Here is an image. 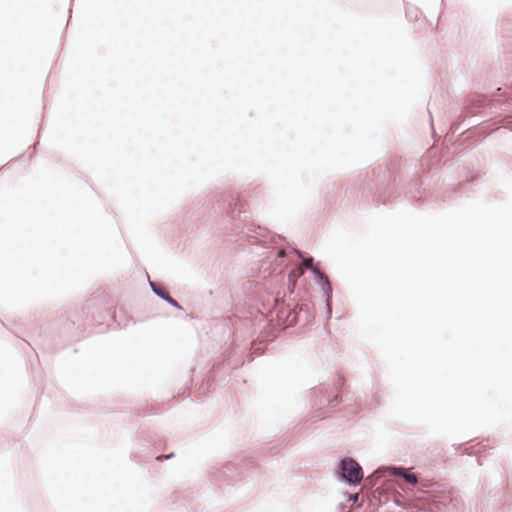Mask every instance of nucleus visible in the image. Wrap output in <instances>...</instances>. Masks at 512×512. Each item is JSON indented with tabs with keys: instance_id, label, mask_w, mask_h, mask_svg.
Returning <instances> with one entry per match:
<instances>
[{
	"instance_id": "1",
	"label": "nucleus",
	"mask_w": 512,
	"mask_h": 512,
	"mask_svg": "<svg viewBox=\"0 0 512 512\" xmlns=\"http://www.w3.org/2000/svg\"><path fill=\"white\" fill-rule=\"evenodd\" d=\"M342 476L349 483L357 484L363 478V473L360 465L351 458H346L341 461Z\"/></svg>"
},
{
	"instance_id": "2",
	"label": "nucleus",
	"mask_w": 512,
	"mask_h": 512,
	"mask_svg": "<svg viewBox=\"0 0 512 512\" xmlns=\"http://www.w3.org/2000/svg\"><path fill=\"white\" fill-rule=\"evenodd\" d=\"M392 471H393V472H392V474H393V475H400V476L404 477V479H405L408 483H410V484H412V485H415V484L418 482V479H417V477H416V475H415V474L407 473V472H406L404 469H402V468H393V469H392Z\"/></svg>"
},
{
	"instance_id": "3",
	"label": "nucleus",
	"mask_w": 512,
	"mask_h": 512,
	"mask_svg": "<svg viewBox=\"0 0 512 512\" xmlns=\"http://www.w3.org/2000/svg\"><path fill=\"white\" fill-rule=\"evenodd\" d=\"M303 265H304L306 268L313 269V258H307V259H304V261H303Z\"/></svg>"
}]
</instances>
